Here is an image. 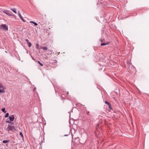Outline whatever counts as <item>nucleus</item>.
Segmentation results:
<instances>
[{
    "instance_id": "f257e3e1",
    "label": "nucleus",
    "mask_w": 149,
    "mask_h": 149,
    "mask_svg": "<svg viewBox=\"0 0 149 149\" xmlns=\"http://www.w3.org/2000/svg\"><path fill=\"white\" fill-rule=\"evenodd\" d=\"M0 29H4L6 31L8 30V27L6 24H2L0 26Z\"/></svg>"
},
{
    "instance_id": "f03ea898",
    "label": "nucleus",
    "mask_w": 149,
    "mask_h": 149,
    "mask_svg": "<svg viewBox=\"0 0 149 149\" xmlns=\"http://www.w3.org/2000/svg\"><path fill=\"white\" fill-rule=\"evenodd\" d=\"M7 130L9 131H10V130H12V131L15 130V128L13 126H11L9 125H8L7 127Z\"/></svg>"
},
{
    "instance_id": "7ed1b4c3",
    "label": "nucleus",
    "mask_w": 149,
    "mask_h": 149,
    "mask_svg": "<svg viewBox=\"0 0 149 149\" xmlns=\"http://www.w3.org/2000/svg\"><path fill=\"white\" fill-rule=\"evenodd\" d=\"M3 13H5L6 15L9 16H12V15L10 13L8 10H3Z\"/></svg>"
},
{
    "instance_id": "20e7f679",
    "label": "nucleus",
    "mask_w": 149,
    "mask_h": 149,
    "mask_svg": "<svg viewBox=\"0 0 149 149\" xmlns=\"http://www.w3.org/2000/svg\"><path fill=\"white\" fill-rule=\"evenodd\" d=\"M105 104L108 105V106L109 107L110 109L111 110L112 109V108L111 107V105L110 103H109V102H108L107 101H105Z\"/></svg>"
},
{
    "instance_id": "39448f33",
    "label": "nucleus",
    "mask_w": 149,
    "mask_h": 149,
    "mask_svg": "<svg viewBox=\"0 0 149 149\" xmlns=\"http://www.w3.org/2000/svg\"><path fill=\"white\" fill-rule=\"evenodd\" d=\"M9 118L10 121H13L14 119V117L13 115H12L11 116L9 117Z\"/></svg>"
},
{
    "instance_id": "423d86ee",
    "label": "nucleus",
    "mask_w": 149,
    "mask_h": 149,
    "mask_svg": "<svg viewBox=\"0 0 149 149\" xmlns=\"http://www.w3.org/2000/svg\"><path fill=\"white\" fill-rule=\"evenodd\" d=\"M18 15L20 18L21 19H22L23 18L22 17V16L20 14V13L19 12H18Z\"/></svg>"
},
{
    "instance_id": "0eeeda50",
    "label": "nucleus",
    "mask_w": 149,
    "mask_h": 149,
    "mask_svg": "<svg viewBox=\"0 0 149 149\" xmlns=\"http://www.w3.org/2000/svg\"><path fill=\"white\" fill-rule=\"evenodd\" d=\"M108 42H107L106 43H102L101 44V46H104V45H108Z\"/></svg>"
},
{
    "instance_id": "6e6552de",
    "label": "nucleus",
    "mask_w": 149,
    "mask_h": 149,
    "mask_svg": "<svg viewBox=\"0 0 149 149\" xmlns=\"http://www.w3.org/2000/svg\"><path fill=\"white\" fill-rule=\"evenodd\" d=\"M43 50H47L48 49V48L46 47H43L41 48Z\"/></svg>"
},
{
    "instance_id": "1a4fd4ad",
    "label": "nucleus",
    "mask_w": 149,
    "mask_h": 149,
    "mask_svg": "<svg viewBox=\"0 0 149 149\" xmlns=\"http://www.w3.org/2000/svg\"><path fill=\"white\" fill-rule=\"evenodd\" d=\"M11 10H12L15 13H17L15 9V8H11Z\"/></svg>"
},
{
    "instance_id": "9d476101",
    "label": "nucleus",
    "mask_w": 149,
    "mask_h": 149,
    "mask_svg": "<svg viewBox=\"0 0 149 149\" xmlns=\"http://www.w3.org/2000/svg\"><path fill=\"white\" fill-rule=\"evenodd\" d=\"M0 88L4 89V87L3 86V85L1 83H0Z\"/></svg>"
},
{
    "instance_id": "9b49d317",
    "label": "nucleus",
    "mask_w": 149,
    "mask_h": 149,
    "mask_svg": "<svg viewBox=\"0 0 149 149\" xmlns=\"http://www.w3.org/2000/svg\"><path fill=\"white\" fill-rule=\"evenodd\" d=\"M5 91L3 90H2L0 89V93H4Z\"/></svg>"
},
{
    "instance_id": "f8f14e48",
    "label": "nucleus",
    "mask_w": 149,
    "mask_h": 149,
    "mask_svg": "<svg viewBox=\"0 0 149 149\" xmlns=\"http://www.w3.org/2000/svg\"><path fill=\"white\" fill-rule=\"evenodd\" d=\"M28 45L29 47H31L32 44H31V43L30 42H29L28 43Z\"/></svg>"
},
{
    "instance_id": "ddd939ff",
    "label": "nucleus",
    "mask_w": 149,
    "mask_h": 149,
    "mask_svg": "<svg viewBox=\"0 0 149 149\" xmlns=\"http://www.w3.org/2000/svg\"><path fill=\"white\" fill-rule=\"evenodd\" d=\"M8 142H9L8 140H3L2 141V142L3 143H6Z\"/></svg>"
},
{
    "instance_id": "4468645a",
    "label": "nucleus",
    "mask_w": 149,
    "mask_h": 149,
    "mask_svg": "<svg viewBox=\"0 0 149 149\" xmlns=\"http://www.w3.org/2000/svg\"><path fill=\"white\" fill-rule=\"evenodd\" d=\"M38 62L39 64V65H40L41 66H43V64L42 63L40 62L39 61H38Z\"/></svg>"
},
{
    "instance_id": "2eb2a0df",
    "label": "nucleus",
    "mask_w": 149,
    "mask_h": 149,
    "mask_svg": "<svg viewBox=\"0 0 149 149\" xmlns=\"http://www.w3.org/2000/svg\"><path fill=\"white\" fill-rule=\"evenodd\" d=\"M5 108H3L1 109V111H3V112L4 113H5L6 112V111H5Z\"/></svg>"
},
{
    "instance_id": "dca6fc26",
    "label": "nucleus",
    "mask_w": 149,
    "mask_h": 149,
    "mask_svg": "<svg viewBox=\"0 0 149 149\" xmlns=\"http://www.w3.org/2000/svg\"><path fill=\"white\" fill-rule=\"evenodd\" d=\"M9 116V113H6L5 116V118H7Z\"/></svg>"
},
{
    "instance_id": "f3484780",
    "label": "nucleus",
    "mask_w": 149,
    "mask_h": 149,
    "mask_svg": "<svg viewBox=\"0 0 149 149\" xmlns=\"http://www.w3.org/2000/svg\"><path fill=\"white\" fill-rule=\"evenodd\" d=\"M39 45L38 44H37L36 45V48L37 49H39Z\"/></svg>"
},
{
    "instance_id": "a211bd4d",
    "label": "nucleus",
    "mask_w": 149,
    "mask_h": 149,
    "mask_svg": "<svg viewBox=\"0 0 149 149\" xmlns=\"http://www.w3.org/2000/svg\"><path fill=\"white\" fill-rule=\"evenodd\" d=\"M6 123H9V124H13V123H11V122L9 121H6Z\"/></svg>"
},
{
    "instance_id": "6ab92c4d",
    "label": "nucleus",
    "mask_w": 149,
    "mask_h": 149,
    "mask_svg": "<svg viewBox=\"0 0 149 149\" xmlns=\"http://www.w3.org/2000/svg\"><path fill=\"white\" fill-rule=\"evenodd\" d=\"M19 135L21 136L22 137V138L23 137V135L21 132H20L19 133Z\"/></svg>"
},
{
    "instance_id": "aec40b11",
    "label": "nucleus",
    "mask_w": 149,
    "mask_h": 149,
    "mask_svg": "<svg viewBox=\"0 0 149 149\" xmlns=\"http://www.w3.org/2000/svg\"><path fill=\"white\" fill-rule=\"evenodd\" d=\"M33 24H34L35 26H36L38 25V24L36 23L35 22L33 23Z\"/></svg>"
},
{
    "instance_id": "412c9836",
    "label": "nucleus",
    "mask_w": 149,
    "mask_h": 149,
    "mask_svg": "<svg viewBox=\"0 0 149 149\" xmlns=\"http://www.w3.org/2000/svg\"><path fill=\"white\" fill-rule=\"evenodd\" d=\"M25 40V41H26V42H27L28 43L29 42V41L28 40V39H26Z\"/></svg>"
},
{
    "instance_id": "4be33fe9",
    "label": "nucleus",
    "mask_w": 149,
    "mask_h": 149,
    "mask_svg": "<svg viewBox=\"0 0 149 149\" xmlns=\"http://www.w3.org/2000/svg\"><path fill=\"white\" fill-rule=\"evenodd\" d=\"M23 22H25V20L23 19V18L22 19H21Z\"/></svg>"
},
{
    "instance_id": "5701e85b",
    "label": "nucleus",
    "mask_w": 149,
    "mask_h": 149,
    "mask_svg": "<svg viewBox=\"0 0 149 149\" xmlns=\"http://www.w3.org/2000/svg\"><path fill=\"white\" fill-rule=\"evenodd\" d=\"M89 113V111H87L86 112V114L87 115H88Z\"/></svg>"
},
{
    "instance_id": "b1692460",
    "label": "nucleus",
    "mask_w": 149,
    "mask_h": 149,
    "mask_svg": "<svg viewBox=\"0 0 149 149\" xmlns=\"http://www.w3.org/2000/svg\"><path fill=\"white\" fill-rule=\"evenodd\" d=\"M34 22H33V21H30V22L31 23H33H33Z\"/></svg>"
},
{
    "instance_id": "393cba45",
    "label": "nucleus",
    "mask_w": 149,
    "mask_h": 149,
    "mask_svg": "<svg viewBox=\"0 0 149 149\" xmlns=\"http://www.w3.org/2000/svg\"><path fill=\"white\" fill-rule=\"evenodd\" d=\"M100 41L101 42H103V40L102 39H100Z\"/></svg>"
},
{
    "instance_id": "a878e982",
    "label": "nucleus",
    "mask_w": 149,
    "mask_h": 149,
    "mask_svg": "<svg viewBox=\"0 0 149 149\" xmlns=\"http://www.w3.org/2000/svg\"><path fill=\"white\" fill-rule=\"evenodd\" d=\"M98 125H99V124H97V126H96V129H97V127L98 126Z\"/></svg>"
},
{
    "instance_id": "bb28decb",
    "label": "nucleus",
    "mask_w": 149,
    "mask_h": 149,
    "mask_svg": "<svg viewBox=\"0 0 149 149\" xmlns=\"http://www.w3.org/2000/svg\"><path fill=\"white\" fill-rule=\"evenodd\" d=\"M68 92H67V94H68Z\"/></svg>"
},
{
    "instance_id": "cd10ccee",
    "label": "nucleus",
    "mask_w": 149,
    "mask_h": 149,
    "mask_svg": "<svg viewBox=\"0 0 149 149\" xmlns=\"http://www.w3.org/2000/svg\"><path fill=\"white\" fill-rule=\"evenodd\" d=\"M65 136H67V135H65Z\"/></svg>"
},
{
    "instance_id": "c85d7f7f",
    "label": "nucleus",
    "mask_w": 149,
    "mask_h": 149,
    "mask_svg": "<svg viewBox=\"0 0 149 149\" xmlns=\"http://www.w3.org/2000/svg\"><path fill=\"white\" fill-rule=\"evenodd\" d=\"M5 52L7 53V52L6 51H5Z\"/></svg>"
}]
</instances>
